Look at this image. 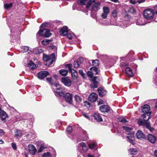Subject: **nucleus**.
I'll list each match as a JSON object with an SVG mask.
<instances>
[{"instance_id": "nucleus-54", "label": "nucleus", "mask_w": 157, "mask_h": 157, "mask_svg": "<svg viewBox=\"0 0 157 157\" xmlns=\"http://www.w3.org/2000/svg\"><path fill=\"white\" fill-rule=\"evenodd\" d=\"M42 44L44 45H46L48 44V41H46L45 40H43L41 42Z\"/></svg>"}, {"instance_id": "nucleus-26", "label": "nucleus", "mask_w": 157, "mask_h": 157, "mask_svg": "<svg viewBox=\"0 0 157 157\" xmlns=\"http://www.w3.org/2000/svg\"><path fill=\"white\" fill-rule=\"evenodd\" d=\"M15 133L14 134L15 137L18 138L20 137L22 135V132L21 130L19 129H16L14 131Z\"/></svg>"}, {"instance_id": "nucleus-2", "label": "nucleus", "mask_w": 157, "mask_h": 157, "mask_svg": "<svg viewBox=\"0 0 157 157\" xmlns=\"http://www.w3.org/2000/svg\"><path fill=\"white\" fill-rule=\"evenodd\" d=\"M65 68H67L69 72L71 74L72 78L74 80H76L78 78V74L76 71L71 68L72 65L71 64H66L65 65Z\"/></svg>"}, {"instance_id": "nucleus-14", "label": "nucleus", "mask_w": 157, "mask_h": 157, "mask_svg": "<svg viewBox=\"0 0 157 157\" xmlns=\"http://www.w3.org/2000/svg\"><path fill=\"white\" fill-rule=\"evenodd\" d=\"M54 91L56 93V95L57 97H61L64 95V93L63 91V89L59 87L55 89Z\"/></svg>"}, {"instance_id": "nucleus-52", "label": "nucleus", "mask_w": 157, "mask_h": 157, "mask_svg": "<svg viewBox=\"0 0 157 157\" xmlns=\"http://www.w3.org/2000/svg\"><path fill=\"white\" fill-rule=\"evenodd\" d=\"M48 23H43L40 26V28H43L46 27L47 25H48Z\"/></svg>"}, {"instance_id": "nucleus-53", "label": "nucleus", "mask_w": 157, "mask_h": 157, "mask_svg": "<svg viewBox=\"0 0 157 157\" xmlns=\"http://www.w3.org/2000/svg\"><path fill=\"white\" fill-rule=\"evenodd\" d=\"M130 3L133 4H135L136 2H137V1H136L135 0H130Z\"/></svg>"}, {"instance_id": "nucleus-34", "label": "nucleus", "mask_w": 157, "mask_h": 157, "mask_svg": "<svg viewBox=\"0 0 157 157\" xmlns=\"http://www.w3.org/2000/svg\"><path fill=\"white\" fill-rule=\"evenodd\" d=\"M13 4L12 3H10V4L6 3L4 5V7L6 9L11 8Z\"/></svg>"}, {"instance_id": "nucleus-45", "label": "nucleus", "mask_w": 157, "mask_h": 157, "mask_svg": "<svg viewBox=\"0 0 157 157\" xmlns=\"http://www.w3.org/2000/svg\"><path fill=\"white\" fill-rule=\"evenodd\" d=\"M72 130V128L71 126H69L67 127V132L68 133L71 132Z\"/></svg>"}, {"instance_id": "nucleus-62", "label": "nucleus", "mask_w": 157, "mask_h": 157, "mask_svg": "<svg viewBox=\"0 0 157 157\" xmlns=\"http://www.w3.org/2000/svg\"><path fill=\"white\" fill-rule=\"evenodd\" d=\"M154 155L155 156L157 157V150L155 151L154 152Z\"/></svg>"}, {"instance_id": "nucleus-29", "label": "nucleus", "mask_w": 157, "mask_h": 157, "mask_svg": "<svg viewBox=\"0 0 157 157\" xmlns=\"http://www.w3.org/2000/svg\"><path fill=\"white\" fill-rule=\"evenodd\" d=\"M128 151L131 155H135L137 154V150L136 148H130L128 150Z\"/></svg>"}, {"instance_id": "nucleus-42", "label": "nucleus", "mask_w": 157, "mask_h": 157, "mask_svg": "<svg viewBox=\"0 0 157 157\" xmlns=\"http://www.w3.org/2000/svg\"><path fill=\"white\" fill-rule=\"evenodd\" d=\"M74 67L75 68H78L80 66V65L79 64L78 62L77 61H75L74 62Z\"/></svg>"}, {"instance_id": "nucleus-38", "label": "nucleus", "mask_w": 157, "mask_h": 157, "mask_svg": "<svg viewBox=\"0 0 157 157\" xmlns=\"http://www.w3.org/2000/svg\"><path fill=\"white\" fill-rule=\"evenodd\" d=\"M80 146L83 148V150H85V151H86L87 150V147H86V144L82 142L79 144Z\"/></svg>"}, {"instance_id": "nucleus-30", "label": "nucleus", "mask_w": 157, "mask_h": 157, "mask_svg": "<svg viewBox=\"0 0 157 157\" xmlns=\"http://www.w3.org/2000/svg\"><path fill=\"white\" fill-rule=\"evenodd\" d=\"M99 61L98 59H94L92 60V64L94 66V67H96L99 66Z\"/></svg>"}, {"instance_id": "nucleus-28", "label": "nucleus", "mask_w": 157, "mask_h": 157, "mask_svg": "<svg viewBox=\"0 0 157 157\" xmlns=\"http://www.w3.org/2000/svg\"><path fill=\"white\" fill-rule=\"evenodd\" d=\"M68 70L65 69H61L59 71V72L61 75L64 76H66L67 74Z\"/></svg>"}, {"instance_id": "nucleus-46", "label": "nucleus", "mask_w": 157, "mask_h": 157, "mask_svg": "<svg viewBox=\"0 0 157 157\" xmlns=\"http://www.w3.org/2000/svg\"><path fill=\"white\" fill-rule=\"evenodd\" d=\"M108 15V14L103 12L101 15V17L103 19H105L107 17Z\"/></svg>"}, {"instance_id": "nucleus-5", "label": "nucleus", "mask_w": 157, "mask_h": 157, "mask_svg": "<svg viewBox=\"0 0 157 157\" xmlns=\"http://www.w3.org/2000/svg\"><path fill=\"white\" fill-rule=\"evenodd\" d=\"M40 36H44L45 37H48L52 35L50 33V30L47 29H44L43 30L40 29L37 33Z\"/></svg>"}, {"instance_id": "nucleus-35", "label": "nucleus", "mask_w": 157, "mask_h": 157, "mask_svg": "<svg viewBox=\"0 0 157 157\" xmlns=\"http://www.w3.org/2000/svg\"><path fill=\"white\" fill-rule=\"evenodd\" d=\"M43 50L41 49H35L34 50V53L36 55L42 53Z\"/></svg>"}, {"instance_id": "nucleus-40", "label": "nucleus", "mask_w": 157, "mask_h": 157, "mask_svg": "<svg viewBox=\"0 0 157 157\" xmlns=\"http://www.w3.org/2000/svg\"><path fill=\"white\" fill-rule=\"evenodd\" d=\"M88 145L89 147L90 148L93 149L96 147V144L95 143H92L89 144Z\"/></svg>"}, {"instance_id": "nucleus-19", "label": "nucleus", "mask_w": 157, "mask_h": 157, "mask_svg": "<svg viewBox=\"0 0 157 157\" xmlns=\"http://www.w3.org/2000/svg\"><path fill=\"white\" fill-rule=\"evenodd\" d=\"M147 139L152 144L155 143L156 141V138L155 136L151 134H149L148 135Z\"/></svg>"}, {"instance_id": "nucleus-1", "label": "nucleus", "mask_w": 157, "mask_h": 157, "mask_svg": "<svg viewBox=\"0 0 157 157\" xmlns=\"http://www.w3.org/2000/svg\"><path fill=\"white\" fill-rule=\"evenodd\" d=\"M142 113H143L141 116V118L138 121V124L146 127L151 132L154 129L151 126L150 122L148 121L150 118L151 112L150 111V107L147 105H145L142 106Z\"/></svg>"}, {"instance_id": "nucleus-36", "label": "nucleus", "mask_w": 157, "mask_h": 157, "mask_svg": "<svg viewBox=\"0 0 157 157\" xmlns=\"http://www.w3.org/2000/svg\"><path fill=\"white\" fill-rule=\"evenodd\" d=\"M118 13V11L116 9L113 10L112 13V15L114 17H117Z\"/></svg>"}, {"instance_id": "nucleus-15", "label": "nucleus", "mask_w": 157, "mask_h": 157, "mask_svg": "<svg viewBox=\"0 0 157 157\" xmlns=\"http://www.w3.org/2000/svg\"><path fill=\"white\" fill-rule=\"evenodd\" d=\"M28 150L30 154L33 155L36 152V149L35 147L33 144H30L28 146Z\"/></svg>"}, {"instance_id": "nucleus-18", "label": "nucleus", "mask_w": 157, "mask_h": 157, "mask_svg": "<svg viewBox=\"0 0 157 157\" xmlns=\"http://www.w3.org/2000/svg\"><path fill=\"white\" fill-rule=\"evenodd\" d=\"M56 58V55L54 53H52L49 56L44 53L43 54V59H55Z\"/></svg>"}, {"instance_id": "nucleus-7", "label": "nucleus", "mask_w": 157, "mask_h": 157, "mask_svg": "<svg viewBox=\"0 0 157 157\" xmlns=\"http://www.w3.org/2000/svg\"><path fill=\"white\" fill-rule=\"evenodd\" d=\"M128 136H127V138L128 139V141L133 145L135 144L134 142L135 137L134 133L133 132H130L129 133L127 134Z\"/></svg>"}, {"instance_id": "nucleus-37", "label": "nucleus", "mask_w": 157, "mask_h": 157, "mask_svg": "<svg viewBox=\"0 0 157 157\" xmlns=\"http://www.w3.org/2000/svg\"><path fill=\"white\" fill-rule=\"evenodd\" d=\"M118 121L121 122V123H125L126 122H128V121H127L124 118V117H121L118 118Z\"/></svg>"}, {"instance_id": "nucleus-32", "label": "nucleus", "mask_w": 157, "mask_h": 157, "mask_svg": "<svg viewBox=\"0 0 157 157\" xmlns=\"http://www.w3.org/2000/svg\"><path fill=\"white\" fill-rule=\"evenodd\" d=\"M75 100L78 103H80L82 100L81 98L78 95L76 94L75 97Z\"/></svg>"}, {"instance_id": "nucleus-33", "label": "nucleus", "mask_w": 157, "mask_h": 157, "mask_svg": "<svg viewBox=\"0 0 157 157\" xmlns=\"http://www.w3.org/2000/svg\"><path fill=\"white\" fill-rule=\"evenodd\" d=\"M103 12L108 14L109 13V7L104 6L103 8Z\"/></svg>"}, {"instance_id": "nucleus-17", "label": "nucleus", "mask_w": 157, "mask_h": 157, "mask_svg": "<svg viewBox=\"0 0 157 157\" xmlns=\"http://www.w3.org/2000/svg\"><path fill=\"white\" fill-rule=\"evenodd\" d=\"M136 136L138 139H146V137L141 131L138 130L136 134Z\"/></svg>"}, {"instance_id": "nucleus-11", "label": "nucleus", "mask_w": 157, "mask_h": 157, "mask_svg": "<svg viewBox=\"0 0 157 157\" xmlns=\"http://www.w3.org/2000/svg\"><path fill=\"white\" fill-rule=\"evenodd\" d=\"M61 82L65 85L68 87L71 86L72 83L71 80L67 77L62 78Z\"/></svg>"}, {"instance_id": "nucleus-58", "label": "nucleus", "mask_w": 157, "mask_h": 157, "mask_svg": "<svg viewBox=\"0 0 157 157\" xmlns=\"http://www.w3.org/2000/svg\"><path fill=\"white\" fill-rule=\"evenodd\" d=\"M103 101L101 100L98 101V105H101L103 103Z\"/></svg>"}, {"instance_id": "nucleus-20", "label": "nucleus", "mask_w": 157, "mask_h": 157, "mask_svg": "<svg viewBox=\"0 0 157 157\" xmlns=\"http://www.w3.org/2000/svg\"><path fill=\"white\" fill-rule=\"evenodd\" d=\"M98 90L99 93V95L101 97H103L106 94V91L102 88L100 87L98 88Z\"/></svg>"}, {"instance_id": "nucleus-59", "label": "nucleus", "mask_w": 157, "mask_h": 157, "mask_svg": "<svg viewBox=\"0 0 157 157\" xmlns=\"http://www.w3.org/2000/svg\"><path fill=\"white\" fill-rule=\"evenodd\" d=\"M129 65V63H124L122 64V65L124 67H126L128 66Z\"/></svg>"}, {"instance_id": "nucleus-47", "label": "nucleus", "mask_w": 157, "mask_h": 157, "mask_svg": "<svg viewBox=\"0 0 157 157\" xmlns=\"http://www.w3.org/2000/svg\"><path fill=\"white\" fill-rule=\"evenodd\" d=\"M123 128L127 132H130L132 129L131 128L125 126H123Z\"/></svg>"}, {"instance_id": "nucleus-3", "label": "nucleus", "mask_w": 157, "mask_h": 157, "mask_svg": "<svg viewBox=\"0 0 157 157\" xmlns=\"http://www.w3.org/2000/svg\"><path fill=\"white\" fill-rule=\"evenodd\" d=\"M154 10L151 9H148L145 10L143 13L144 17L147 19H151L153 17Z\"/></svg>"}, {"instance_id": "nucleus-27", "label": "nucleus", "mask_w": 157, "mask_h": 157, "mask_svg": "<svg viewBox=\"0 0 157 157\" xmlns=\"http://www.w3.org/2000/svg\"><path fill=\"white\" fill-rule=\"evenodd\" d=\"M100 2H96L94 3V5L92 6V10L93 11L95 9H96L97 10H98L99 9V7L100 6Z\"/></svg>"}, {"instance_id": "nucleus-12", "label": "nucleus", "mask_w": 157, "mask_h": 157, "mask_svg": "<svg viewBox=\"0 0 157 157\" xmlns=\"http://www.w3.org/2000/svg\"><path fill=\"white\" fill-rule=\"evenodd\" d=\"M49 75V73L47 71H42L40 72L37 75L38 77L40 79H42Z\"/></svg>"}, {"instance_id": "nucleus-49", "label": "nucleus", "mask_w": 157, "mask_h": 157, "mask_svg": "<svg viewBox=\"0 0 157 157\" xmlns=\"http://www.w3.org/2000/svg\"><path fill=\"white\" fill-rule=\"evenodd\" d=\"M98 58H105V59H106V58H108L109 57L106 55L105 56V55H100V56H98Z\"/></svg>"}, {"instance_id": "nucleus-63", "label": "nucleus", "mask_w": 157, "mask_h": 157, "mask_svg": "<svg viewBox=\"0 0 157 157\" xmlns=\"http://www.w3.org/2000/svg\"><path fill=\"white\" fill-rule=\"evenodd\" d=\"M110 1L114 2H118V0H110Z\"/></svg>"}, {"instance_id": "nucleus-43", "label": "nucleus", "mask_w": 157, "mask_h": 157, "mask_svg": "<svg viewBox=\"0 0 157 157\" xmlns=\"http://www.w3.org/2000/svg\"><path fill=\"white\" fill-rule=\"evenodd\" d=\"M46 79L47 81L52 85H53V80L51 78H47Z\"/></svg>"}, {"instance_id": "nucleus-60", "label": "nucleus", "mask_w": 157, "mask_h": 157, "mask_svg": "<svg viewBox=\"0 0 157 157\" xmlns=\"http://www.w3.org/2000/svg\"><path fill=\"white\" fill-rule=\"evenodd\" d=\"M145 0H137V2L139 3L144 2H145Z\"/></svg>"}, {"instance_id": "nucleus-16", "label": "nucleus", "mask_w": 157, "mask_h": 157, "mask_svg": "<svg viewBox=\"0 0 157 157\" xmlns=\"http://www.w3.org/2000/svg\"><path fill=\"white\" fill-rule=\"evenodd\" d=\"M29 48L28 46H23L21 48V52L24 53L28 52V53L29 54V56L32 54L33 52L29 49Z\"/></svg>"}, {"instance_id": "nucleus-8", "label": "nucleus", "mask_w": 157, "mask_h": 157, "mask_svg": "<svg viewBox=\"0 0 157 157\" xmlns=\"http://www.w3.org/2000/svg\"><path fill=\"white\" fill-rule=\"evenodd\" d=\"M91 81L93 82L94 85H90V87L91 88H96L98 87V81L100 80V78L98 76H94L91 78Z\"/></svg>"}, {"instance_id": "nucleus-25", "label": "nucleus", "mask_w": 157, "mask_h": 157, "mask_svg": "<svg viewBox=\"0 0 157 157\" xmlns=\"http://www.w3.org/2000/svg\"><path fill=\"white\" fill-rule=\"evenodd\" d=\"M8 116L4 111H2L0 113V118H1L2 121L5 120Z\"/></svg>"}, {"instance_id": "nucleus-48", "label": "nucleus", "mask_w": 157, "mask_h": 157, "mask_svg": "<svg viewBox=\"0 0 157 157\" xmlns=\"http://www.w3.org/2000/svg\"><path fill=\"white\" fill-rule=\"evenodd\" d=\"M79 74L83 77H85V74L83 73L82 70H80L79 71Z\"/></svg>"}, {"instance_id": "nucleus-10", "label": "nucleus", "mask_w": 157, "mask_h": 157, "mask_svg": "<svg viewBox=\"0 0 157 157\" xmlns=\"http://www.w3.org/2000/svg\"><path fill=\"white\" fill-rule=\"evenodd\" d=\"M99 109L101 112L108 113L110 111L111 108L107 105H103L100 106Z\"/></svg>"}, {"instance_id": "nucleus-41", "label": "nucleus", "mask_w": 157, "mask_h": 157, "mask_svg": "<svg viewBox=\"0 0 157 157\" xmlns=\"http://www.w3.org/2000/svg\"><path fill=\"white\" fill-rule=\"evenodd\" d=\"M43 157H51V155L49 152L44 153L42 156Z\"/></svg>"}, {"instance_id": "nucleus-57", "label": "nucleus", "mask_w": 157, "mask_h": 157, "mask_svg": "<svg viewBox=\"0 0 157 157\" xmlns=\"http://www.w3.org/2000/svg\"><path fill=\"white\" fill-rule=\"evenodd\" d=\"M96 15L95 13H93V12H92L91 14V16L93 18H94L96 17Z\"/></svg>"}, {"instance_id": "nucleus-6", "label": "nucleus", "mask_w": 157, "mask_h": 157, "mask_svg": "<svg viewBox=\"0 0 157 157\" xmlns=\"http://www.w3.org/2000/svg\"><path fill=\"white\" fill-rule=\"evenodd\" d=\"M90 71H89L87 72V74L88 76L91 78L93 76L94 72H95L96 75H99L100 71L98 69V68L96 67H92L90 68Z\"/></svg>"}, {"instance_id": "nucleus-51", "label": "nucleus", "mask_w": 157, "mask_h": 157, "mask_svg": "<svg viewBox=\"0 0 157 157\" xmlns=\"http://www.w3.org/2000/svg\"><path fill=\"white\" fill-rule=\"evenodd\" d=\"M14 150H16L17 149V146L16 144L13 143H12L11 144Z\"/></svg>"}, {"instance_id": "nucleus-24", "label": "nucleus", "mask_w": 157, "mask_h": 157, "mask_svg": "<svg viewBox=\"0 0 157 157\" xmlns=\"http://www.w3.org/2000/svg\"><path fill=\"white\" fill-rule=\"evenodd\" d=\"M28 66L31 69L34 70L36 68V64L31 60H30L29 62L28 63Z\"/></svg>"}, {"instance_id": "nucleus-21", "label": "nucleus", "mask_w": 157, "mask_h": 157, "mask_svg": "<svg viewBox=\"0 0 157 157\" xmlns=\"http://www.w3.org/2000/svg\"><path fill=\"white\" fill-rule=\"evenodd\" d=\"M94 117L95 119L98 122H101L103 121L101 117V116L100 114L98 113H94Z\"/></svg>"}, {"instance_id": "nucleus-64", "label": "nucleus", "mask_w": 157, "mask_h": 157, "mask_svg": "<svg viewBox=\"0 0 157 157\" xmlns=\"http://www.w3.org/2000/svg\"><path fill=\"white\" fill-rule=\"evenodd\" d=\"M155 22H157V15H155Z\"/></svg>"}, {"instance_id": "nucleus-23", "label": "nucleus", "mask_w": 157, "mask_h": 157, "mask_svg": "<svg viewBox=\"0 0 157 157\" xmlns=\"http://www.w3.org/2000/svg\"><path fill=\"white\" fill-rule=\"evenodd\" d=\"M126 73L129 77H132L133 75L132 69L128 67H127L125 70Z\"/></svg>"}, {"instance_id": "nucleus-56", "label": "nucleus", "mask_w": 157, "mask_h": 157, "mask_svg": "<svg viewBox=\"0 0 157 157\" xmlns=\"http://www.w3.org/2000/svg\"><path fill=\"white\" fill-rule=\"evenodd\" d=\"M49 48L52 49H56V47L54 45H53L50 46L49 47Z\"/></svg>"}, {"instance_id": "nucleus-22", "label": "nucleus", "mask_w": 157, "mask_h": 157, "mask_svg": "<svg viewBox=\"0 0 157 157\" xmlns=\"http://www.w3.org/2000/svg\"><path fill=\"white\" fill-rule=\"evenodd\" d=\"M45 61L44 64L48 67L50 66L55 61V59H43Z\"/></svg>"}, {"instance_id": "nucleus-55", "label": "nucleus", "mask_w": 157, "mask_h": 157, "mask_svg": "<svg viewBox=\"0 0 157 157\" xmlns=\"http://www.w3.org/2000/svg\"><path fill=\"white\" fill-rule=\"evenodd\" d=\"M4 132L3 130L0 129V136H2L4 134Z\"/></svg>"}, {"instance_id": "nucleus-44", "label": "nucleus", "mask_w": 157, "mask_h": 157, "mask_svg": "<svg viewBox=\"0 0 157 157\" xmlns=\"http://www.w3.org/2000/svg\"><path fill=\"white\" fill-rule=\"evenodd\" d=\"M45 148L44 145L43 144H41L40 145V148L38 150V152H41Z\"/></svg>"}, {"instance_id": "nucleus-61", "label": "nucleus", "mask_w": 157, "mask_h": 157, "mask_svg": "<svg viewBox=\"0 0 157 157\" xmlns=\"http://www.w3.org/2000/svg\"><path fill=\"white\" fill-rule=\"evenodd\" d=\"M82 114H83V116H84L85 117H86V118H89V117L86 114H85V113H83Z\"/></svg>"}, {"instance_id": "nucleus-9", "label": "nucleus", "mask_w": 157, "mask_h": 157, "mask_svg": "<svg viewBox=\"0 0 157 157\" xmlns=\"http://www.w3.org/2000/svg\"><path fill=\"white\" fill-rule=\"evenodd\" d=\"M65 98V100L67 102L70 104H72L73 102L72 95L69 93H67L63 96Z\"/></svg>"}, {"instance_id": "nucleus-4", "label": "nucleus", "mask_w": 157, "mask_h": 157, "mask_svg": "<svg viewBox=\"0 0 157 157\" xmlns=\"http://www.w3.org/2000/svg\"><path fill=\"white\" fill-rule=\"evenodd\" d=\"M68 27L67 26L63 27L59 30V32L61 35L63 36L67 35V36L68 39L69 40H71L72 38V35L70 33L68 34Z\"/></svg>"}, {"instance_id": "nucleus-13", "label": "nucleus", "mask_w": 157, "mask_h": 157, "mask_svg": "<svg viewBox=\"0 0 157 157\" xmlns=\"http://www.w3.org/2000/svg\"><path fill=\"white\" fill-rule=\"evenodd\" d=\"M98 98V95L97 94L92 93L89 95L88 100L90 101L93 102L95 101Z\"/></svg>"}, {"instance_id": "nucleus-50", "label": "nucleus", "mask_w": 157, "mask_h": 157, "mask_svg": "<svg viewBox=\"0 0 157 157\" xmlns=\"http://www.w3.org/2000/svg\"><path fill=\"white\" fill-rule=\"evenodd\" d=\"M154 9V13L157 15V5L155 6Z\"/></svg>"}, {"instance_id": "nucleus-31", "label": "nucleus", "mask_w": 157, "mask_h": 157, "mask_svg": "<svg viewBox=\"0 0 157 157\" xmlns=\"http://www.w3.org/2000/svg\"><path fill=\"white\" fill-rule=\"evenodd\" d=\"M95 0H90L86 4V8L87 9H88L89 8V7L92 5V4L94 3Z\"/></svg>"}, {"instance_id": "nucleus-39", "label": "nucleus", "mask_w": 157, "mask_h": 157, "mask_svg": "<svg viewBox=\"0 0 157 157\" xmlns=\"http://www.w3.org/2000/svg\"><path fill=\"white\" fill-rule=\"evenodd\" d=\"M128 11L132 13H136V10L135 8L131 7L128 10Z\"/></svg>"}]
</instances>
